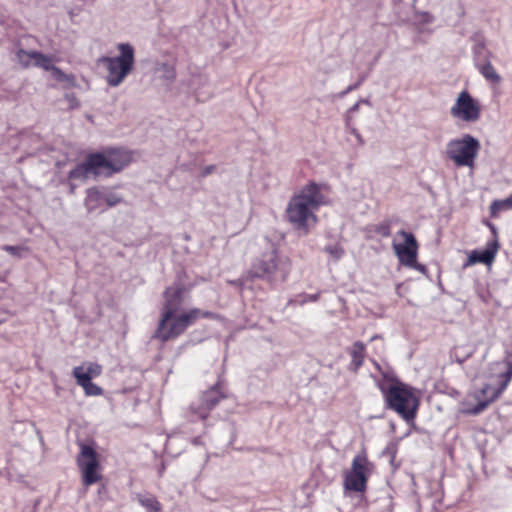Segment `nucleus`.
I'll return each instance as SVG.
<instances>
[{
	"mask_svg": "<svg viewBox=\"0 0 512 512\" xmlns=\"http://www.w3.org/2000/svg\"><path fill=\"white\" fill-rule=\"evenodd\" d=\"M184 288L180 285L167 287L163 293L164 303L154 338L167 342L182 335L199 318H214V313L192 308L178 313L183 302Z\"/></svg>",
	"mask_w": 512,
	"mask_h": 512,
	"instance_id": "f257e3e1",
	"label": "nucleus"
},
{
	"mask_svg": "<svg viewBox=\"0 0 512 512\" xmlns=\"http://www.w3.org/2000/svg\"><path fill=\"white\" fill-rule=\"evenodd\" d=\"M276 242L268 237L262 239L260 253L252 262L250 275L254 278L265 279L271 283L285 282L292 270L290 258L279 251V241Z\"/></svg>",
	"mask_w": 512,
	"mask_h": 512,
	"instance_id": "f03ea898",
	"label": "nucleus"
},
{
	"mask_svg": "<svg viewBox=\"0 0 512 512\" xmlns=\"http://www.w3.org/2000/svg\"><path fill=\"white\" fill-rule=\"evenodd\" d=\"M382 374L383 380L379 382L378 387L387 407L407 421L414 419L419 405L414 389L390 373Z\"/></svg>",
	"mask_w": 512,
	"mask_h": 512,
	"instance_id": "7ed1b4c3",
	"label": "nucleus"
},
{
	"mask_svg": "<svg viewBox=\"0 0 512 512\" xmlns=\"http://www.w3.org/2000/svg\"><path fill=\"white\" fill-rule=\"evenodd\" d=\"M324 202L320 185L311 182L290 199L286 208L287 218L292 224H307L310 220L315 222L314 212Z\"/></svg>",
	"mask_w": 512,
	"mask_h": 512,
	"instance_id": "20e7f679",
	"label": "nucleus"
},
{
	"mask_svg": "<svg viewBox=\"0 0 512 512\" xmlns=\"http://www.w3.org/2000/svg\"><path fill=\"white\" fill-rule=\"evenodd\" d=\"M117 49L118 56L101 59L107 69L106 82L111 87H117L124 81L132 71L135 62V50L131 44L119 43Z\"/></svg>",
	"mask_w": 512,
	"mask_h": 512,
	"instance_id": "39448f33",
	"label": "nucleus"
},
{
	"mask_svg": "<svg viewBox=\"0 0 512 512\" xmlns=\"http://www.w3.org/2000/svg\"><path fill=\"white\" fill-rule=\"evenodd\" d=\"M481 149L480 141L471 134H463L459 138L447 142L445 154L456 167H468L473 170Z\"/></svg>",
	"mask_w": 512,
	"mask_h": 512,
	"instance_id": "423d86ee",
	"label": "nucleus"
},
{
	"mask_svg": "<svg viewBox=\"0 0 512 512\" xmlns=\"http://www.w3.org/2000/svg\"><path fill=\"white\" fill-rule=\"evenodd\" d=\"M132 161V152L125 149H108L91 154V165L97 166L100 175L111 176L122 171Z\"/></svg>",
	"mask_w": 512,
	"mask_h": 512,
	"instance_id": "0eeeda50",
	"label": "nucleus"
},
{
	"mask_svg": "<svg viewBox=\"0 0 512 512\" xmlns=\"http://www.w3.org/2000/svg\"><path fill=\"white\" fill-rule=\"evenodd\" d=\"M393 248L403 265L416 269L421 273L426 272V267L417 263L418 245L412 233L403 230L399 231L393 241Z\"/></svg>",
	"mask_w": 512,
	"mask_h": 512,
	"instance_id": "6e6552de",
	"label": "nucleus"
},
{
	"mask_svg": "<svg viewBox=\"0 0 512 512\" xmlns=\"http://www.w3.org/2000/svg\"><path fill=\"white\" fill-rule=\"evenodd\" d=\"M76 462L85 487H89L101 480L100 463L97 452L93 447L80 444V453L77 456Z\"/></svg>",
	"mask_w": 512,
	"mask_h": 512,
	"instance_id": "1a4fd4ad",
	"label": "nucleus"
},
{
	"mask_svg": "<svg viewBox=\"0 0 512 512\" xmlns=\"http://www.w3.org/2000/svg\"><path fill=\"white\" fill-rule=\"evenodd\" d=\"M371 468L372 464L365 454L356 455L353 458L351 470L345 476V489L354 492L365 491Z\"/></svg>",
	"mask_w": 512,
	"mask_h": 512,
	"instance_id": "9d476101",
	"label": "nucleus"
},
{
	"mask_svg": "<svg viewBox=\"0 0 512 512\" xmlns=\"http://www.w3.org/2000/svg\"><path fill=\"white\" fill-rule=\"evenodd\" d=\"M450 114L463 122L475 123L481 117V106L468 91L464 90L459 93Z\"/></svg>",
	"mask_w": 512,
	"mask_h": 512,
	"instance_id": "9b49d317",
	"label": "nucleus"
},
{
	"mask_svg": "<svg viewBox=\"0 0 512 512\" xmlns=\"http://www.w3.org/2000/svg\"><path fill=\"white\" fill-rule=\"evenodd\" d=\"M226 397L222 385L218 382L203 392L197 402L190 406V412L198 419H206L214 407Z\"/></svg>",
	"mask_w": 512,
	"mask_h": 512,
	"instance_id": "f8f14e48",
	"label": "nucleus"
},
{
	"mask_svg": "<svg viewBox=\"0 0 512 512\" xmlns=\"http://www.w3.org/2000/svg\"><path fill=\"white\" fill-rule=\"evenodd\" d=\"M492 239L487 241L485 248L482 250H472L468 255L467 263L465 266L474 265L476 263H482L485 265H492L495 260V257L500 248V243L498 240V234L496 230V226H489Z\"/></svg>",
	"mask_w": 512,
	"mask_h": 512,
	"instance_id": "ddd939ff",
	"label": "nucleus"
},
{
	"mask_svg": "<svg viewBox=\"0 0 512 512\" xmlns=\"http://www.w3.org/2000/svg\"><path fill=\"white\" fill-rule=\"evenodd\" d=\"M497 368H500L501 372L497 375L499 379V386L497 388L490 384H485L480 393L485 401L489 403L497 399L503 391L507 388L508 384L512 380V362L507 360L504 362L495 363Z\"/></svg>",
	"mask_w": 512,
	"mask_h": 512,
	"instance_id": "4468645a",
	"label": "nucleus"
},
{
	"mask_svg": "<svg viewBox=\"0 0 512 512\" xmlns=\"http://www.w3.org/2000/svg\"><path fill=\"white\" fill-rule=\"evenodd\" d=\"M473 46L471 48L474 66L492 61L493 53L487 48L486 40L481 34H474L471 37Z\"/></svg>",
	"mask_w": 512,
	"mask_h": 512,
	"instance_id": "2eb2a0df",
	"label": "nucleus"
},
{
	"mask_svg": "<svg viewBox=\"0 0 512 512\" xmlns=\"http://www.w3.org/2000/svg\"><path fill=\"white\" fill-rule=\"evenodd\" d=\"M190 85L198 102H206L214 95L207 75H194L191 79Z\"/></svg>",
	"mask_w": 512,
	"mask_h": 512,
	"instance_id": "dca6fc26",
	"label": "nucleus"
},
{
	"mask_svg": "<svg viewBox=\"0 0 512 512\" xmlns=\"http://www.w3.org/2000/svg\"><path fill=\"white\" fill-rule=\"evenodd\" d=\"M85 206L89 212L106 210L105 196L103 188H90L87 190Z\"/></svg>",
	"mask_w": 512,
	"mask_h": 512,
	"instance_id": "f3484780",
	"label": "nucleus"
},
{
	"mask_svg": "<svg viewBox=\"0 0 512 512\" xmlns=\"http://www.w3.org/2000/svg\"><path fill=\"white\" fill-rule=\"evenodd\" d=\"M91 154L87 157V159L78 165H76L73 169L69 172V179L70 180H80L83 181L88 178L90 174L93 175H100L98 171V167L91 165Z\"/></svg>",
	"mask_w": 512,
	"mask_h": 512,
	"instance_id": "a211bd4d",
	"label": "nucleus"
},
{
	"mask_svg": "<svg viewBox=\"0 0 512 512\" xmlns=\"http://www.w3.org/2000/svg\"><path fill=\"white\" fill-rule=\"evenodd\" d=\"M80 367L73 369V376L76 379V383L81 386L87 396H100L103 394V389L93 383L88 376L82 375Z\"/></svg>",
	"mask_w": 512,
	"mask_h": 512,
	"instance_id": "6ab92c4d",
	"label": "nucleus"
},
{
	"mask_svg": "<svg viewBox=\"0 0 512 512\" xmlns=\"http://www.w3.org/2000/svg\"><path fill=\"white\" fill-rule=\"evenodd\" d=\"M349 354L351 356L349 369L353 372H357L363 365L365 359L366 348L364 343L356 341L350 349Z\"/></svg>",
	"mask_w": 512,
	"mask_h": 512,
	"instance_id": "aec40b11",
	"label": "nucleus"
},
{
	"mask_svg": "<svg viewBox=\"0 0 512 512\" xmlns=\"http://www.w3.org/2000/svg\"><path fill=\"white\" fill-rule=\"evenodd\" d=\"M475 68L482 75V77L490 83L499 84L502 80L501 76L492 65V61L483 63L479 66H476Z\"/></svg>",
	"mask_w": 512,
	"mask_h": 512,
	"instance_id": "412c9836",
	"label": "nucleus"
},
{
	"mask_svg": "<svg viewBox=\"0 0 512 512\" xmlns=\"http://www.w3.org/2000/svg\"><path fill=\"white\" fill-rule=\"evenodd\" d=\"M138 501L147 512H160L162 506L154 496H139Z\"/></svg>",
	"mask_w": 512,
	"mask_h": 512,
	"instance_id": "4be33fe9",
	"label": "nucleus"
},
{
	"mask_svg": "<svg viewBox=\"0 0 512 512\" xmlns=\"http://www.w3.org/2000/svg\"><path fill=\"white\" fill-rule=\"evenodd\" d=\"M32 56H34V65L36 67L42 68L46 71H50L51 68L54 66L51 57L43 54L42 52L37 51V53H34Z\"/></svg>",
	"mask_w": 512,
	"mask_h": 512,
	"instance_id": "5701e85b",
	"label": "nucleus"
},
{
	"mask_svg": "<svg viewBox=\"0 0 512 512\" xmlns=\"http://www.w3.org/2000/svg\"><path fill=\"white\" fill-rule=\"evenodd\" d=\"M491 214L495 216L497 213L512 209V197L509 196L505 199L495 200L492 202L491 206Z\"/></svg>",
	"mask_w": 512,
	"mask_h": 512,
	"instance_id": "b1692460",
	"label": "nucleus"
},
{
	"mask_svg": "<svg viewBox=\"0 0 512 512\" xmlns=\"http://www.w3.org/2000/svg\"><path fill=\"white\" fill-rule=\"evenodd\" d=\"M103 190L105 196L106 209L114 207L123 201V198L118 193L107 188H103Z\"/></svg>",
	"mask_w": 512,
	"mask_h": 512,
	"instance_id": "393cba45",
	"label": "nucleus"
},
{
	"mask_svg": "<svg viewBox=\"0 0 512 512\" xmlns=\"http://www.w3.org/2000/svg\"><path fill=\"white\" fill-rule=\"evenodd\" d=\"M1 249L17 258H22V257H24L25 253L29 252V248L24 245H17V246L3 245V246H1Z\"/></svg>",
	"mask_w": 512,
	"mask_h": 512,
	"instance_id": "a878e982",
	"label": "nucleus"
},
{
	"mask_svg": "<svg viewBox=\"0 0 512 512\" xmlns=\"http://www.w3.org/2000/svg\"><path fill=\"white\" fill-rule=\"evenodd\" d=\"M81 368V374L86 375L89 377V379H92L93 377H98L102 372V367L99 364L96 363H89L87 367L85 366H79Z\"/></svg>",
	"mask_w": 512,
	"mask_h": 512,
	"instance_id": "bb28decb",
	"label": "nucleus"
},
{
	"mask_svg": "<svg viewBox=\"0 0 512 512\" xmlns=\"http://www.w3.org/2000/svg\"><path fill=\"white\" fill-rule=\"evenodd\" d=\"M34 53H37V51H26L24 49H19L16 53V57L19 63L23 67L27 68L31 63V60H34V56H32Z\"/></svg>",
	"mask_w": 512,
	"mask_h": 512,
	"instance_id": "cd10ccee",
	"label": "nucleus"
},
{
	"mask_svg": "<svg viewBox=\"0 0 512 512\" xmlns=\"http://www.w3.org/2000/svg\"><path fill=\"white\" fill-rule=\"evenodd\" d=\"M159 71L162 72V78L168 81H174L176 78L175 67L168 63H162L159 67Z\"/></svg>",
	"mask_w": 512,
	"mask_h": 512,
	"instance_id": "c85d7f7f",
	"label": "nucleus"
},
{
	"mask_svg": "<svg viewBox=\"0 0 512 512\" xmlns=\"http://www.w3.org/2000/svg\"><path fill=\"white\" fill-rule=\"evenodd\" d=\"M461 347H455L451 352V357L459 364H463L468 358L473 355V350L466 351L464 353H459Z\"/></svg>",
	"mask_w": 512,
	"mask_h": 512,
	"instance_id": "c756f323",
	"label": "nucleus"
},
{
	"mask_svg": "<svg viewBox=\"0 0 512 512\" xmlns=\"http://www.w3.org/2000/svg\"><path fill=\"white\" fill-rule=\"evenodd\" d=\"M54 76V78L57 80V81H60V82H63V81H68V82H71L74 80V77L72 75H67L65 74L59 67L57 66H53L50 70Z\"/></svg>",
	"mask_w": 512,
	"mask_h": 512,
	"instance_id": "7c9ffc66",
	"label": "nucleus"
},
{
	"mask_svg": "<svg viewBox=\"0 0 512 512\" xmlns=\"http://www.w3.org/2000/svg\"><path fill=\"white\" fill-rule=\"evenodd\" d=\"M325 251L335 260H339L344 255V250L338 244L325 247Z\"/></svg>",
	"mask_w": 512,
	"mask_h": 512,
	"instance_id": "2f4dec72",
	"label": "nucleus"
},
{
	"mask_svg": "<svg viewBox=\"0 0 512 512\" xmlns=\"http://www.w3.org/2000/svg\"><path fill=\"white\" fill-rule=\"evenodd\" d=\"M366 79V76L365 75H361L358 79L357 82L353 83V84H350L345 90L341 91L339 94H338V97L339 98H344L347 94H349L350 92L358 89L362 84L363 82L365 81Z\"/></svg>",
	"mask_w": 512,
	"mask_h": 512,
	"instance_id": "473e14b6",
	"label": "nucleus"
},
{
	"mask_svg": "<svg viewBox=\"0 0 512 512\" xmlns=\"http://www.w3.org/2000/svg\"><path fill=\"white\" fill-rule=\"evenodd\" d=\"M361 104V101H357L354 105H352L347 113H346V116H345V123H346V127H350L351 126V123H353V117L352 115L356 112H358L359 110V106Z\"/></svg>",
	"mask_w": 512,
	"mask_h": 512,
	"instance_id": "72a5a7b5",
	"label": "nucleus"
},
{
	"mask_svg": "<svg viewBox=\"0 0 512 512\" xmlns=\"http://www.w3.org/2000/svg\"><path fill=\"white\" fill-rule=\"evenodd\" d=\"M488 404H490L489 401H480L475 407H473L470 410V413L473 415H477L481 413L488 406Z\"/></svg>",
	"mask_w": 512,
	"mask_h": 512,
	"instance_id": "f704fd0d",
	"label": "nucleus"
},
{
	"mask_svg": "<svg viewBox=\"0 0 512 512\" xmlns=\"http://www.w3.org/2000/svg\"><path fill=\"white\" fill-rule=\"evenodd\" d=\"M347 128L349 129L350 133H351L352 135H354V136H355V138H356V140H357L358 144H359L360 146H363V145L365 144L364 139H363V137L361 136V134L359 133V131L354 127V124H353V123H351V126H350V127H347Z\"/></svg>",
	"mask_w": 512,
	"mask_h": 512,
	"instance_id": "c9c22d12",
	"label": "nucleus"
},
{
	"mask_svg": "<svg viewBox=\"0 0 512 512\" xmlns=\"http://www.w3.org/2000/svg\"><path fill=\"white\" fill-rule=\"evenodd\" d=\"M216 170V165L205 166L201 171V177H207Z\"/></svg>",
	"mask_w": 512,
	"mask_h": 512,
	"instance_id": "e433bc0d",
	"label": "nucleus"
},
{
	"mask_svg": "<svg viewBox=\"0 0 512 512\" xmlns=\"http://www.w3.org/2000/svg\"><path fill=\"white\" fill-rule=\"evenodd\" d=\"M422 15H423V21L425 23H431L434 19L433 16L428 12H424Z\"/></svg>",
	"mask_w": 512,
	"mask_h": 512,
	"instance_id": "4c0bfd02",
	"label": "nucleus"
},
{
	"mask_svg": "<svg viewBox=\"0 0 512 512\" xmlns=\"http://www.w3.org/2000/svg\"><path fill=\"white\" fill-rule=\"evenodd\" d=\"M318 298H319V294H313V295L308 296V300L312 301V302L317 301Z\"/></svg>",
	"mask_w": 512,
	"mask_h": 512,
	"instance_id": "58836bf2",
	"label": "nucleus"
},
{
	"mask_svg": "<svg viewBox=\"0 0 512 512\" xmlns=\"http://www.w3.org/2000/svg\"><path fill=\"white\" fill-rule=\"evenodd\" d=\"M76 188V185L72 182L69 183V189H70V193H74V190Z\"/></svg>",
	"mask_w": 512,
	"mask_h": 512,
	"instance_id": "ea45409f",
	"label": "nucleus"
},
{
	"mask_svg": "<svg viewBox=\"0 0 512 512\" xmlns=\"http://www.w3.org/2000/svg\"><path fill=\"white\" fill-rule=\"evenodd\" d=\"M359 101H361V103H363V104L370 105L369 99H360Z\"/></svg>",
	"mask_w": 512,
	"mask_h": 512,
	"instance_id": "a19ab883",
	"label": "nucleus"
},
{
	"mask_svg": "<svg viewBox=\"0 0 512 512\" xmlns=\"http://www.w3.org/2000/svg\"><path fill=\"white\" fill-rule=\"evenodd\" d=\"M69 100H70V101L75 100V96H74V95H72V96H71V98H70Z\"/></svg>",
	"mask_w": 512,
	"mask_h": 512,
	"instance_id": "79ce46f5",
	"label": "nucleus"
}]
</instances>
